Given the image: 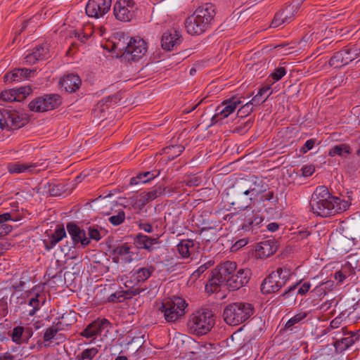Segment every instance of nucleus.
<instances>
[{
	"label": "nucleus",
	"instance_id": "774afa93",
	"mask_svg": "<svg viewBox=\"0 0 360 360\" xmlns=\"http://www.w3.org/2000/svg\"><path fill=\"white\" fill-rule=\"evenodd\" d=\"M139 228L147 233H152L153 231V226L148 223H141L139 225Z\"/></svg>",
	"mask_w": 360,
	"mask_h": 360
},
{
	"label": "nucleus",
	"instance_id": "f257e3e1",
	"mask_svg": "<svg viewBox=\"0 0 360 360\" xmlns=\"http://www.w3.org/2000/svg\"><path fill=\"white\" fill-rule=\"evenodd\" d=\"M309 204L313 213L321 217L335 215L341 210L340 199L332 195L324 186L316 188Z\"/></svg>",
	"mask_w": 360,
	"mask_h": 360
},
{
	"label": "nucleus",
	"instance_id": "a19ab883",
	"mask_svg": "<svg viewBox=\"0 0 360 360\" xmlns=\"http://www.w3.org/2000/svg\"><path fill=\"white\" fill-rule=\"evenodd\" d=\"M18 93L14 89L4 90L0 94V98L7 102L18 101Z\"/></svg>",
	"mask_w": 360,
	"mask_h": 360
},
{
	"label": "nucleus",
	"instance_id": "5701e85b",
	"mask_svg": "<svg viewBox=\"0 0 360 360\" xmlns=\"http://www.w3.org/2000/svg\"><path fill=\"white\" fill-rule=\"evenodd\" d=\"M34 72V70H30L27 68L15 69L13 72L6 73L4 76V79L6 83L20 81L30 77Z\"/></svg>",
	"mask_w": 360,
	"mask_h": 360
},
{
	"label": "nucleus",
	"instance_id": "f704fd0d",
	"mask_svg": "<svg viewBox=\"0 0 360 360\" xmlns=\"http://www.w3.org/2000/svg\"><path fill=\"white\" fill-rule=\"evenodd\" d=\"M354 343L353 339H333L332 344L338 356Z\"/></svg>",
	"mask_w": 360,
	"mask_h": 360
},
{
	"label": "nucleus",
	"instance_id": "6e6d98bb",
	"mask_svg": "<svg viewBox=\"0 0 360 360\" xmlns=\"http://www.w3.org/2000/svg\"><path fill=\"white\" fill-rule=\"evenodd\" d=\"M251 105H252L250 104V102L247 103L239 109V110L238 111V114L240 115V116L241 117L248 115L253 110Z\"/></svg>",
	"mask_w": 360,
	"mask_h": 360
},
{
	"label": "nucleus",
	"instance_id": "a18cd8bd",
	"mask_svg": "<svg viewBox=\"0 0 360 360\" xmlns=\"http://www.w3.org/2000/svg\"><path fill=\"white\" fill-rule=\"evenodd\" d=\"M124 212L123 210H120L117 214L111 216L108 219V221L114 226H118L124 221Z\"/></svg>",
	"mask_w": 360,
	"mask_h": 360
},
{
	"label": "nucleus",
	"instance_id": "2eb2a0df",
	"mask_svg": "<svg viewBox=\"0 0 360 360\" xmlns=\"http://www.w3.org/2000/svg\"><path fill=\"white\" fill-rule=\"evenodd\" d=\"M240 104H241V101L236 97H232L230 99L224 101L216 108L215 114L212 118V123H217L219 120L226 118L236 110Z\"/></svg>",
	"mask_w": 360,
	"mask_h": 360
},
{
	"label": "nucleus",
	"instance_id": "4be33fe9",
	"mask_svg": "<svg viewBox=\"0 0 360 360\" xmlns=\"http://www.w3.org/2000/svg\"><path fill=\"white\" fill-rule=\"evenodd\" d=\"M82 81L79 76L74 74H69L64 76L59 81L61 88H63L67 92H75L79 89Z\"/></svg>",
	"mask_w": 360,
	"mask_h": 360
},
{
	"label": "nucleus",
	"instance_id": "a211bd4d",
	"mask_svg": "<svg viewBox=\"0 0 360 360\" xmlns=\"http://www.w3.org/2000/svg\"><path fill=\"white\" fill-rule=\"evenodd\" d=\"M251 271L249 269H241L232 275L226 284L229 290H236L245 285L250 281Z\"/></svg>",
	"mask_w": 360,
	"mask_h": 360
},
{
	"label": "nucleus",
	"instance_id": "e2e57ef3",
	"mask_svg": "<svg viewBox=\"0 0 360 360\" xmlns=\"http://www.w3.org/2000/svg\"><path fill=\"white\" fill-rule=\"evenodd\" d=\"M311 284L309 282H306L298 289L297 294L304 295L310 289Z\"/></svg>",
	"mask_w": 360,
	"mask_h": 360
},
{
	"label": "nucleus",
	"instance_id": "7ed1b4c3",
	"mask_svg": "<svg viewBox=\"0 0 360 360\" xmlns=\"http://www.w3.org/2000/svg\"><path fill=\"white\" fill-rule=\"evenodd\" d=\"M214 325V314L212 310L203 308L190 316L188 329L191 334L202 336L210 331Z\"/></svg>",
	"mask_w": 360,
	"mask_h": 360
},
{
	"label": "nucleus",
	"instance_id": "680f3d73",
	"mask_svg": "<svg viewBox=\"0 0 360 360\" xmlns=\"http://www.w3.org/2000/svg\"><path fill=\"white\" fill-rule=\"evenodd\" d=\"M12 231V226L8 224L0 225V238L7 235Z\"/></svg>",
	"mask_w": 360,
	"mask_h": 360
},
{
	"label": "nucleus",
	"instance_id": "09e8293b",
	"mask_svg": "<svg viewBox=\"0 0 360 360\" xmlns=\"http://www.w3.org/2000/svg\"><path fill=\"white\" fill-rule=\"evenodd\" d=\"M15 91H16V93H18V101H20L21 100L24 99L32 92V89L30 86H22L15 89Z\"/></svg>",
	"mask_w": 360,
	"mask_h": 360
},
{
	"label": "nucleus",
	"instance_id": "f3484780",
	"mask_svg": "<svg viewBox=\"0 0 360 360\" xmlns=\"http://www.w3.org/2000/svg\"><path fill=\"white\" fill-rule=\"evenodd\" d=\"M239 218L243 220L242 230L252 233H257V230L263 221V218L258 212H255L250 210H246L245 212L240 214Z\"/></svg>",
	"mask_w": 360,
	"mask_h": 360
},
{
	"label": "nucleus",
	"instance_id": "6e6552de",
	"mask_svg": "<svg viewBox=\"0 0 360 360\" xmlns=\"http://www.w3.org/2000/svg\"><path fill=\"white\" fill-rule=\"evenodd\" d=\"M60 103V96L58 94H46L32 101L29 103V108L32 111L45 112L56 108Z\"/></svg>",
	"mask_w": 360,
	"mask_h": 360
},
{
	"label": "nucleus",
	"instance_id": "39448f33",
	"mask_svg": "<svg viewBox=\"0 0 360 360\" xmlns=\"http://www.w3.org/2000/svg\"><path fill=\"white\" fill-rule=\"evenodd\" d=\"M236 266V263L231 261H226L218 265L212 278L205 286L206 290L213 293L218 291L221 285H226L228 280L235 274Z\"/></svg>",
	"mask_w": 360,
	"mask_h": 360
},
{
	"label": "nucleus",
	"instance_id": "4468645a",
	"mask_svg": "<svg viewBox=\"0 0 360 360\" xmlns=\"http://www.w3.org/2000/svg\"><path fill=\"white\" fill-rule=\"evenodd\" d=\"M110 328L111 326L108 320L105 319H97L90 323L86 328L81 333V335L85 338H91L93 336L107 338Z\"/></svg>",
	"mask_w": 360,
	"mask_h": 360
},
{
	"label": "nucleus",
	"instance_id": "f03ea898",
	"mask_svg": "<svg viewBox=\"0 0 360 360\" xmlns=\"http://www.w3.org/2000/svg\"><path fill=\"white\" fill-rule=\"evenodd\" d=\"M216 14L215 6L210 3L198 6L185 22L187 32L191 35H199L210 27Z\"/></svg>",
	"mask_w": 360,
	"mask_h": 360
},
{
	"label": "nucleus",
	"instance_id": "8fccbe9b",
	"mask_svg": "<svg viewBox=\"0 0 360 360\" xmlns=\"http://www.w3.org/2000/svg\"><path fill=\"white\" fill-rule=\"evenodd\" d=\"M98 353V349L95 347L86 349L81 353L82 359H92Z\"/></svg>",
	"mask_w": 360,
	"mask_h": 360
},
{
	"label": "nucleus",
	"instance_id": "20e7f679",
	"mask_svg": "<svg viewBox=\"0 0 360 360\" xmlns=\"http://www.w3.org/2000/svg\"><path fill=\"white\" fill-rule=\"evenodd\" d=\"M253 313L254 307L251 304L235 302L226 307L223 316L226 323L236 326L245 321Z\"/></svg>",
	"mask_w": 360,
	"mask_h": 360
},
{
	"label": "nucleus",
	"instance_id": "6ab92c4d",
	"mask_svg": "<svg viewBox=\"0 0 360 360\" xmlns=\"http://www.w3.org/2000/svg\"><path fill=\"white\" fill-rule=\"evenodd\" d=\"M46 166L44 165V163H22V162H15L9 164L8 166V171L11 174H20L27 172L30 174H33L35 172H38L41 170L44 169Z\"/></svg>",
	"mask_w": 360,
	"mask_h": 360
},
{
	"label": "nucleus",
	"instance_id": "7c9ffc66",
	"mask_svg": "<svg viewBox=\"0 0 360 360\" xmlns=\"http://www.w3.org/2000/svg\"><path fill=\"white\" fill-rule=\"evenodd\" d=\"M319 357L320 360H339L340 359L332 342L319 351Z\"/></svg>",
	"mask_w": 360,
	"mask_h": 360
},
{
	"label": "nucleus",
	"instance_id": "bb28decb",
	"mask_svg": "<svg viewBox=\"0 0 360 360\" xmlns=\"http://www.w3.org/2000/svg\"><path fill=\"white\" fill-rule=\"evenodd\" d=\"M117 37H115L113 41V48L115 51L119 52L122 57H125L128 47H129V40L126 37L124 33H117Z\"/></svg>",
	"mask_w": 360,
	"mask_h": 360
},
{
	"label": "nucleus",
	"instance_id": "ddd939ff",
	"mask_svg": "<svg viewBox=\"0 0 360 360\" xmlns=\"http://www.w3.org/2000/svg\"><path fill=\"white\" fill-rule=\"evenodd\" d=\"M112 0H89L86 5V13L90 18H100L110 9Z\"/></svg>",
	"mask_w": 360,
	"mask_h": 360
},
{
	"label": "nucleus",
	"instance_id": "3c124183",
	"mask_svg": "<svg viewBox=\"0 0 360 360\" xmlns=\"http://www.w3.org/2000/svg\"><path fill=\"white\" fill-rule=\"evenodd\" d=\"M88 235H89V237H87V238H89V240H94L96 241H98L101 238L99 231L98 230V229L95 228L94 226L89 227Z\"/></svg>",
	"mask_w": 360,
	"mask_h": 360
},
{
	"label": "nucleus",
	"instance_id": "72a5a7b5",
	"mask_svg": "<svg viewBox=\"0 0 360 360\" xmlns=\"http://www.w3.org/2000/svg\"><path fill=\"white\" fill-rule=\"evenodd\" d=\"M290 11H283L276 13L270 27H278L284 23H288L290 22L291 15Z\"/></svg>",
	"mask_w": 360,
	"mask_h": 360
},
{
	"label": "nucleus",
	"instance_id": "c756f323",
	"mask_svg": "<svg viewBox=\"0 0 360 360\" xmlns=\"http://www.w3.org/2000/svg\"><path fill=\"white\" fill-rule=\"evenodd\" d=\"M120 100V96L118 94H114L110 96H108L102 100H101L96 105V108L94 109V112L96 113V115H98V112H104L105 110H107L112 103H116L118 101Z\"/></svg>",
	"mask_w": 360,
	"mask_h": 360
},
{
	"label": "nucleus",
	"instance_id": "864d4df0",
	"mask_svg": "<svg viewBox=\"0 0 360 360\" xmlns=\"http://www.w3.org/2000/svg\"><path fill=\"white\" fill-rule=\"evenodd\" d=\"M186 186L189 187L198 186L200 185L201 182L200 178L195 176L194 175L188 176L187 179L185 180Z\"/></svg>",
	"mask_w": 360,
	"mask_h": 360
},
{
	"label": "nucleus",
	"instance_id": "37998d69",
	"mask_svg": "<svg viewBox=\"0 0 360 360\" xmlns=\"http://www.w3.org/2000/svg\"><path fill=\"white\" fill-rule=\"evenodd\" d=\"M184 150V147L180 145L170 146L165 148V153L174 159L175 157L179 156Z\"/></svg>",
	"mask_w": 360,
	"mask_h": 360
},
{
	"label": "nucleus",
	"instance_id": "4d7b16f0",
	"mask_svg": "<svg viewBox=\"0 0 360 360\" xmlns=\"http://www.w3.org/2000/svg\"><path fill=\"white\" fill-rule=\"evenodd\" d=\"M213 264V262L210 261L202 265H201L196 271H195L193 274L194 277H198L202 274L205 271H206L208 268H210Z\"/></svg>",
	"mask_w": 360,
	"mask_h": 360
},
{
	"label": "nucleus",
	"instance_id": "79ce46f5",
	"mask_svg": "<svg viewBox=\"0 0 360 360\" xmlns=\"http://www.w3.org/2000/svg\"><path fill=\"white\" fill-rule=\"evenodd\" d=\"M32 52L39 60H44L48 57V46L43 44L39 45L34 49Z\"/></svg>",
	"mask_w": 360,
	"mask_h": 360
},
{
	"label": "nucleus",
	"instance_id": "c9c22d12",
	"mask_svg": "<svg viewBox=\"0 0 360 360\" xmlns=\"http://www.w3.org/2000/svg\"><path fill=\"white\" fill-rule=\"evenodd\" d=\"M94 31L91 25L85 26L82 30H74V36L82 43H85L93 34Z\"/></svg>",
	"mask_w": 360,
	"mask_h": 360
},
{
	"label": "nucleus",
	"instance_id": "f8f14e48",
	"mask_svg": "<svg viewBox=\"0 0 360 360\" xmlns=\"http://www.w3.org/2000/svg\"><path fill=\"white\" fill-rule=\"evenodd\" d=\"M360 56V49H347L334 53L329 60V65L334 68H340L348 64Z\"/></svg>",
	"mask_w": 360,
	"mask_h": 360
},
{
	"label": "nucleus",
	"instance_id": "1a4fd4ad",
	"mask_svg": "<svg viewBox=\"0 0 360 360\" xmlns=\"http://www.w3.org/2000/svg\"><path fill=\"white\" fill-rule=\"evenodd\" d=\"M0 113L2 116V129H17L27 122V116L15 110H3Z\"/></svg>",
	"mask_w": 360,
	"mask_h": 360
},
{
	"label": "nucleus",
	"instance_id": "473e14b6",
	"mask_svg": "<svg viewBox=\"0 0 360 360\" xmlns=\"http://www.w3.org/2000/svg\"><path fill=\"white\" fill-rule=\"evenodd\" d=\"M194 249V242L190 239L183 240L177 245L178 252L184 258L188 257Z\"/></svg>",
	"mask_w": 360,
	"mask_h": 360
},
{
	"label": "nucleus",
	"instance_id": "423d86ee",
	"mask_svg": "<svg viewBox=\"0 0 360 360\" xmlns=\"http://www.w3.org/2000/svg\"><path fill=\"white\" fill-rule=\"evenodd\" d=\"M290 274L289 269L278 268L263 281L261 284V291L263 294H271L278 292L290 278Z\"/></svg>",
	"mask_w": 360,
	"mask_h": 360
},
{
	"label": "nucleus",
	"instance_id": "0e129e2a",
	"mask_svg": "<svg viewBox=\"0 0 360 360\" xmlns=\"http://www.w3.org/2000/svg\"><path fill=\"white\" fill-rule=\"evenodd\" d=\"M160 174V172H145L142 173V175L143 176H146V180H147V182L150 181V180L153 179L155 177L158 176Z\"/></svg>",
	"mask_w": 360,
	"mask_h": 360
},
{
	"label": "nucleus",
	"instance_id": "338daca9",
	"mask_svg": "<svg viewBox=\"0 0 360 360\" xmlns=\"http://www.w3.org/2000/svg\"><path fill=\"white\" fill-rule=\"evenodd\" d=\"M7 302L4 300L0 301V316L4 317L7 314Z\"/></svg>",
	"mask_w": 360,
	"mask_h": 360
},
{
	"label": "nucleus",
	"instance_id": "5fc2aeb1",
	"mask_svg": "<svg viewBox=\"0 0 360 360\" xmlns=\"http://www.w3.org/2000/svg\"><path fill=\"white\" fill-rule=\"evenodd\" d=\"M271 94V92L269 93L266 95L265 98H263V96L259 92L252 98L251 101H250V104L257 105L260 103H264L269 96Z\"/></svg>",
	"mask_w": 360,
	"mask_h": 360
},
{
	"label": "nucleus",
	"instance_id": "c03bdc74",
	"mask_svg": "<svg viewBox=\"0 0 360 360\" xmlns=\"http://www.w3.org/2000/svg\"><path fill=\"white\" fill-rule=\"evenodd\" d=\"M130 249V245H129L127 243H124L115 248L112 250V253L115 255L123 257L124 255L129 253Z\"/></svg>",
	"mask_w": 360,
	"mask_h": 360
},
{
	"label": "nucleus",
	"instance_id": "dca6fc26",
	"mask_svg": "<svg viewBox=\"0 0 360 360\" xmlns=\"http://www.w3.org/2000/svg\"><path fill=\"white\" fill-rule=\"evenodd\" d=\"M147 50V44L143 39L131 38L124 58L129 61H138L146 55Z\"/></svg>",
	"mask_w": 360,
	"mask_h": 360
},
{
	"label": "nucleus",
	"instance_id": "9d476101",
	"mask_svg": "<svg viewBox=\"0 0 360 360\" xmlns=\"http://www.w3.org/2000/svg\"><path fill=\"white\" fill-rule=\"evenodd\" d=\"M136 8L134 0H117L113 5V15L117 20L129 22Z\"/></svg>",
	"mask_w": 360,
	"mask_h": 360
},
{
	"label": "nucleus",
	"instance_id": "bf43d9fd",
	"mask_svg": "<svg viewBox=\"0 0 360 360\" xmlns=\"http://www.w3.org/2000/svg\"><path fill=\"white\" fill-rule=\"evenodd\" d=\"M314 143L315 141L314 139L307 140L304 145L300 148V152L302 153H306L314 147Z\"/></svg>",
	"mask_w": 360,
	"mask_h": 360
},
{
	"label": "nucleus",
	"instance_id": "c85d7f7f",
	"mask_svg": "<svg viewBox=\"0 0 360 360\" xmlns=\"http://www.w3.org/2000/svg\"><path fill=\"white\" fill-rule=\"evenodd\" d=\"M278 242L274 239H269L261 242L259 246V251L264 257H269L276 252Z\"/></svg>",
	"mask_w": 360,
	"mask_h": 360
},
{
	"label": "nucleus",
	"instance_id": "e433bc0d",
	"mask_svg": "<svg viewBox=\"0 0 360 360\" xmlns=\"http://www.w3.org/2000/svg\"><path fill=\"white\" fill-rule=\"evenodd\" d=\"M155 268L153 266H149L148 268H141L136 272V280L138 282H143L146 281L154 271Z\"/></svg>",
	"mask_w": 360,
	"mask_h": 360
},
{
	"label": "nucleus",
	"instance_id": "49530a36",
	"mask_svg": "<svg viewBox=\"0 0 360 360\" xmlns=\"http://www.w3.org/2000/svg\"><path fill=\"white\" fill-rule=\"evenodd\" d=\"M65 186L61 184L53 186L49 185V191L50 193V195L52 196L60 195L62 193L65 192Z\"/></svg>",
	"mask_w": 360,
	"mask_h": 360
},
{
	"label": "nucleus",
	"instance_id": "de8ad7c7",
	"mask_svg": "<svg viewBox=\"0 0 360 360\" xmlns=\"http://www.w3.org/2000/svg\"><path fill=\"white\" fill-rule=\"evenodd\" d=\"M125 294H127V292H117L115 293L111 294L108 297V302H122L126 299Z\"/></svg>",
	"mask_w": 360,
	"mask_h": 360
},
{
	"label": "nucleus",
	"instance_id": "412c9836",
	"mask_svg": "<svg viewBox=\"0 0 360 360\" xmlns=\"http://www.w3.org/2000/svg\"><path fill=\"white\" fill-rule=\"evenodd\" d=\"M181 41V34L179 31L167 30L162 36L161 46L163 49L171 51L175 46L179 45Z\"/></svg>",
	"mask_w": 360,
	"mask_h": 360
},
{
	"label": "nucleus",
	"instance_id": "aec40b11",
	"mask_svg": "<svg viewBox=\"0 0 360 360\" xmlns=\"http://www.w3.org/2000/svg\"><path fill=\"white\" fill-rule=\"evenodd\" d=\"M66 228L75 245L78 243H81V245L84 248L90 243L89 238L86 237L85 231L80 229V227L77 224L72 222H69L68 223Z\"/></svg>",
	"mask_w": 360,
	"mask_h": 360
},
{
	"label": "nucleus",
	"instance_id": "052dcab7",
	"mask_svg": "<svg viewBox=\"0 0 360 360\" xmlns=\"http://www.w3.org/2000/svg\"><path fill=\"white\" fill-rule=\"evenodd\" d=\"M139 182L146 183L147 180H146V176L142 175V173L139 174L137 176L132 177L130 180V184L136 185Z\"/></svg>",
	"mask_w": 360,
	"mask_h": 360
},
{
	"label": "nucleus",
	"instance_id": "4c0bfd02",
	"mask_svg": "<svg viewBox=\"0 0 360 360\" xmlns=\"http://www.w3.org/2000/svg\"><path fill=\"white\" fill-rule=\"evenodd\" d=\"M63 324L61 322H58L56 325H53L48 328L46 329L44 337L45 338H54L55 335L58 336H65V334L63 333H58L59 331L62 330Z\"/></svg>",
	"mask_w": 360,
	"mask_h": 360
},
{
	"label": "nucleus",
	"instance_id": "cd10ccee",
	"mask_svg": "<svg viewBox=\"0 0 360 360\" xmlns=\"http://www.w3.org/2000/svg\"><path fill=\"white\" fill-rule=\"evenodd\" d=\"M136 244L141 248H143L148 252H151L153 245L158 243V238H152L141 233H139L135 238Z\"/></svg>",
	"mask_w": 360,
	"mask_h": 360
},
{
	"label": "nucleus",
	"instance_id": "a878e982",
	"mask_svg": "<svg viewBox=\"0 0 360 360\" xmlns=\"http://www.w3.org/2000/svg\"><path fill=\"white\" fill-rule=\"evenodd\" d=\"M39 328L36 323L32 326H18L13 330L11 338H31L34 335V331Z\"/></svg>",
	"mask_w": 360,
	"mask_h": 360
},
{
	"label": "nucleus",
	"instance_id": "2f4dec72",
	"mask_svg": "<svg viewBox=\"0 0 360 360\" xmlns=\"http://www.w3.org/2000/svg\"><path fill=\"white\" fill-rule=\"evenodd\" d=\"M352 153L350 146L346 143H340L333 146L328 151V155L334 157L339 155L342 158L347 157Z\"/></svg>",
	"mask_w": 360,
	"mask_h": 360
},
{
	"label": "nucleus",
	"instance_id": "603ef678",
	"mask_svg": "<svg viewBox=\"0 0 360 360\" xmlns=\"http://www.w3.org/2000/svg\"><path fill=\"white\" fill-rule=\"evenodd\" d=\"M29 305L32 307V309L29 311V315L33 316L39 308V301L38 300V295H37L35 297L31 298L29 300Z\"/></svg>",
	"mask_w": 360,
	"mask_h": 360
},
{
	"label": "nucleus",
	"instance_id": "b1692460",
	"mask_svg": "<svg viewBox=\"0 0 360 360\" xmlns=\"http://www.w3.org/2000/svg\"><path fill=\"white\" fill-rule=\"evenodd\" d=\"M164 191H167L169 193L174 192L172 188H156L148 193H143L141 195L140 199L139 200V205L142 207L145 206L150 201L155 200L156 198L160 196Z\"/></svg>",
	"mask_w": 360,
	"mask_h": 360
},
{
	"label": "nucleus",
	"instance_id": "ea45409f",
	"mask_svg": "<svg viewBox=\"0 0 360 360\" xmlns=\"http://www.w3.org/2000/svg\"><path fill=\"white\" fill-rule=\"evenodd\" d=\"M286 74V70L284 67L276 68L274 71L269 76L268 80L270 83L274 84L279 81Z\"/></svg>",
	"mask_w": 360,
	"mask_h": 360
},
{
	"label": "nucleus",
	"instance_id": "9b49d317",
	"mask_svg": "<svg viewBox=\"0 0 360 360\" xmlns=\"http://www.w3.org/2000/svg\"><path fill=\"white\" fill-rule=\"evenodd\" d=\"M255 190V188L251 186L250 188L233 186L231 191L233 199L230 200V203L232 205H236L239 209L244 210L247 208L252 200V198H248V195L254 192Z\"/></svg>",
	"mask_w": 360,
	"mask_h": 360
},
{
	"label": "nucleus",
	"instance_id": "13d9d810",
	"mask_svg": "<svg viewBox=\"0 0 360 360\" xmlns=\"http://www.w3.org/2000/svg\"><path fill=\"white\" fill-rule=\"evenodd\" d=\"M302 174L304 176H311L315 171V168L313 165H304L301 169Z\"/></svg>",
	"mask_w": 360,
	"mask_h": 360
},
{
	"label": "nucleus",
	"instance_id": "0eeeda50",
	"mask_svg": "<svg viewBox=\"0 0 360 360\" xmlns=\"http://www.w3.org/2000/svg\"><path fill=\"white\" fill-rule=\"evenodd\" d=\"M186 307L187 304L184 299L173 297L163 301L160 310L167 322H174L184 315Z\"/></svg>",
	"mask_w": 360,
	"mask_h": 360
},
{
	"label": "nucleus",
	"instance_id": "69168bd1",
	"mask_svg": "<svg viewBox=\"0 0 360 360\" xmlns=\"http://www.w3.org/2000/svg\"><path fill=\"white\" fill-rule=\"evenodd\" d=\"M25 63L29 65H32L37 63V61L39 60V59L37 58L36 55L33 53L28 54L25 58Z\"/></svg>",
	"mask_w": 360,
	"mask_h": 360
},
{
	"label": "nucleus",
	"instance_id": "58836bf2",
	"mask_svg": "<svg viewBox=\"0 0 360 360\" xmlns=\"http://www.w3.org/2000/svg\"><path fill=\"white\" fill-rule=\"evenodd\" d=\"M307 314L306 312H300L297 314L295 315L293 317L290 318L285 324V330H292V327L296 324L302 321L307 317Z\"/></svg>",
	"mask_w": 360,
	"mask_h": 360
},
{
	"label": "nucleus",
	"instance_id": "393cba45",
	"mask_svg": "<svg viewBox=\"0 0 360 360\" xmlns=\"http://www.w3.org/2000/svg\"><path fill=\"white\" fill-rule=\"evenodd\" d=\"M66 236V231L63 225L58 226L55 231L49 236L48 240H44V243L46 250H50Z\"/></svg>",
	"mask_w": 360,
	"mask_h": 360
}]
</instances>
